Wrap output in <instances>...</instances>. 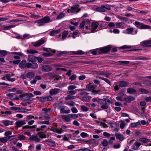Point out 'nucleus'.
I'll return each instance as SVG.
<instances>
[{"mask_svg": "<svg viewBox=\"0 0 151 151\" xmlns=\"http://www.w3.org/2000/svg\"><path fill=\"white\" fill-rule=\"evenodd\" d=\"M51 21L50 20V18L48 16H45L42 18V19L38 20L37 22L40 24L39 26H42L44 25V23H46L50 22Z\"/></svg>", "mask_w": 151, "mask_h": 151, "instance_id": "obj_1", "label": "nucleus"}, {"mask_svg": "<svg viewBox=\"0 0 151 151\" xmlns=\"http://www.w3.org/2000/svg\"><path fill=\"white\" fill-rule=\"evenodd\" d=\"M134 24L137 28L140 29H150V27L147 25L144 24L143 23L140 22L138 21H135Z\"/></svg>", "mask_w": 151, "mask_h": 151, "instance_id": "obj_2", "label": "nucleus"}, {"mask_svg": "<svg viewBox=\"0 0 151 151\" xmlns=\"http://www.w3.org/2000/svg\"><path fill=\"white\" fill-rule=\"evenodd\" d=\"M79 7V5L78 4L75 5L71 7L70 9H68L67 12L68 13L70 12L72 13H78L81 10Z\"/></svg>", "mask_w": 151, "mask_h": 151, "instance_id": "obj_3", "label": "nucleus"}, {"mask_svg": "<svg viewBox=\"0 0 151 151\" xmlns=\"http://www.w3.org/2000/svg\"><path fill=\"white\" fill-rule=\"evenodd\" d=\"M97 86L96 85H92L91 83H90L88 84L86 86V88L89 91H92L93 94L97 93L98 92V91L94 90V89Z\"/></svg>", "mask_w": 151, "mask_h": 151, "instance_id": "obj_4", "label": "nucleus"}, {"mask_svg": "<svg viewBox=\"0 0 151 151\" xmlns=\"http://www.w3.org/2000/svg\"><path fill=\"white\" fill-rule=\"evenodd\" d=\"M111 48V45H108L100 48H99V50L101 51V53L106 54L110 51Z\"/></svg>", "mask_w": 151, "mask_h": 151, "instance_id": "obj_5", "label": "nucleus"}, {"mask_svg": "<svg viewBox=\"0 0 151 151\" xmlns=\"http://www.w3.org/2000/svg\"><path fill=\"white\" fill-rule=\"evenodd\" d=\"M26 66L27 68L36 69L38 68V64L35 63H27L26 64Z\"/></svg>", "mask_w": 151, "mask_h": 151, "instance_id": "obj_6", "label": "nucleus"}, {"mask_svg": "<svg viewBox=\"0 0 151 151\" xmlns=\"http://www.w3.org/2000/svg\"><path fill=\"white\" fill-rule=\"evenodd\" d=\"M36 98L39 99L40 101H50L52 100V97L48 96L47 97H37Z\"/></svg>", "mask_w": 151, "mask_h": 151, "instance_id": "obj_7", "label": "nucleus"}, {"mask_svg": "<svg viewBox=\"0 0 151 151\" xmlns=\"http://www.w3.org/2000/svg\"><path fill=\"white\" fill-rule=\"evenodd\" d=\"M99 25V24L98 22H94L91 23V28L90 29L92 32H96V30L98 27Z\"/></svg>", "mask_w": 151, "mask_h": 151, "instance_id": "obj_8", "label": "nucleus"}, {"mask_svg": "<svg viewBox=\"0 0 151 151\" xmlns=\"http://www.w3.org/2000/svg\"><path fill=\"white\" fill-rule=\"evenodd\" d=\"M52 68L48 65L42 66V70L45 72H49L52 70Z\"/></svg>", "mask_w": 151, "mask_h": 151, "instance_id": "obj_9", "label": "nucleus"}, {"mask_svg": "<svg viewBox=\"0 0 151 151\" xmlns=\"http://www.w3.org/2000/svg\"><path fill=\"white\" fill-rule=\"evenodd\" d=\"M142 45L144 47H151V40L143 41L142 42Z\"/></svg>", "mask_w": 151, "mask_h": 151, "instance_id": "obj_10", "label": "nucleus"}, {"mask_svg": "<svg viewBox=\"0 0 151 151\" xmlns=\"http://www.w3.org/2000/svg\"><path fill=\"white\" fill-rule=\"evenodd\" d=\"M26 96H25L24 101H32L31 100V98L33 97L34 95L32 93H27L26 94Z\"/></svg>", "mask_w": 151, "mask_h": 151, "instance_id": "obj_11", "label": "nucleus"}, {"mask_svg": "<svg viewBox=\"0 0 151 151\" xmlns=\"http://www.w3.org/2000/svg\"><path fill=\"white\" fill-rule=\"evenodd\" d=\"M60 89L58 88H52L50 89L49 93L50 95H56L59 92Z\"/></svg>", "mask_w": 151, "mask_h": 151, "instance_id": "obj_12", "label": "nucleus"}, {"mask_svg": "<svg viewBox=\"0 0 151 151\" xmlns=\"http://www.w3.org/2000/svg\"><path fill=\"white\" fill-rule=\"evenodd\" d=\"M28 61L32 63H35L36 61V57L32 55H30L28 56Z\"/></svg>", "mask_w": 151, "mask_h": 151, "instance_id": "obj_13", "label": "nucleus"}, {"mask_svg": "<svg viewBox=\"0 0 151 151\" xmlns=\"http://www.w3.org/2000/svg\"><path fill=\"white\" fill-rule=\"evenodd\" d=\"M129 83L125 81H119V86L122 87H126L129 85Z\"/></svg>", "mask_w": 151, "mask_h": 151, "instance_id": "obj_14", "label": "nucleus"}, {"mask_svg": "<svg viewBox=\"0 0 151 151\" xmlns=\"http://www.w3.org/2000/svg\"><path fill=\"white\" fill-rule=\"evenodd\" d=\"M25 122L23 121H18L16 122L15 124L16 126L17 127H20L23 125L26 124Z\"/></svg>", "mask_w": 151, "mask_h": 151, "instance_id": "obj_15", "label": "nucleus"}, {"mask_svg": "<svg viewBox=\"0 0 151 151\" xmlns=\"http://www.w3.org/2000/svg\"><path fill=\"white\" fill-rule=\"evenodd\" d=\"M29 139L31 140L35 141L37 142H39L41 140V139L37 136L34 135H32L31 136Z\"/></svg>", "mask_w": 151, "mask_h": 151, "instance_id": "obj_16", "label": "nucleus"}, {"mask_svg": "<svg viewBox=\"0 0 151 151\" xmlns=\"http://www.w3.org/2000/svg\"><path fill=\"white\" fill-rule=\"evenodd\" d=\"M79 91H81L79 93L81 95L87 96L89 94L88 92V90L87 89H80Z\"/></svg>", "mask_w": 151, "mask_h": 151, "instance_id": "obj_17", "label": "nucleus"}, {"mask_svg": "<svg viewBox=\"0 0 151 151\" xmlns=\"http://www.w3.org/2000/svg\"><path fill=\"white\" fill-rule=\"evenodd\" d=\"M139 140L141 142L145 144L149 142L150 141V139H148L146 137H143L139 138Z\"/></svg>", "mask_w": 151, "mask_h": 151, "instance_id": "obj_18", "label": "nucleus"}, {"mask_svg": "<svg viewBox=\"0 0 151 151\" xmlns=\"http://www.w3.org/2000/svg\"><path fill=\"white\" fill-rule=\"evenodd\" d=\"M45 42V41L43 39H41L36 42L34 44V46L35 47H38L43 44Z\"/></svg>", "mask_w": 151, "mask_h": 151, "instance_id": "obj_19", "label": "nucleus"}, {"mask_svg": "<svg viewBox=\"0 0 151 151\" xmlns=\"http://www.w3.org/2000/svg\"><path fill=\"white\" fill-rule=\"evenodd\" d=\"M134 100L135 99L134 97L130 96L126 97L124 99V101H125L128 103H130L132 101Z\"/></svg>", "mask_w": 151, "mask_h": 151, "instance_id": "obj_20", "label": "nucleus"}, {"mask_svg": "<svg viewBox=\"0 0 151 151\" xmlns=\"http://www.w3.org/2000/svg\"><path fill=\"white\" fill-rule=\"evenodd\" d=\"M2 122L5 126H7L13 124V121L7 120H3Z\"/></svg>", "mask_w": 151, "mask_h": 151, "instance_id": "obj_21", "label": "nucleus"}, {"mask_svg": "<svg viewBox=\"0 0 151 151\" xmlns=\"http://www.w3.org/2000/svg\"><path fill=\"white\" fill-rule=\"evenodd\" d=\"M115 135L116 138L119 139L120 141H122L124 139V136L122 134L119 133H116Z\"/></svg>", "mask_w": 151, "mask_h": 151, "instance_id": "obj_22", "label": "nucleus"}, {"mask_svg": "<svg viewBox=\"0 0 151 151\" xmlns=\"http://www.w3.org/2000/svg\"><path fill=\"white\" fill-rule=\"evenodd\" d=\"M61 118L66 122H69L70 121L69 114L67 115H63L62 116Z\"/></svg>", "mask_w": 151, "mask_h": 151, "instance_id": "obj_23", "label": "nucleus"}, {"mask_svg": "<svg viewBox=\"0 0 151 151\" xmlns=\"http://www.w3.org/2000/svg\"><path fill=\"white\" fill-rule=\"evenodd\" d=\"M127 93L131 94H134L136 92V91L135 89L132 88H127Z\"/></svg>", "mask_w": 151, "mask_h": 151, "instance_id": "obj_24", "label": "nucleus"}, {"mask_svg": "<svg viewBox=\"0 0 151 151\" xmlns=\"http://www.w3.org/2000/svg\"><path fill=\"white\" fill-rule=\"evenodd\" d=\"M26 61L25 60H22L19 64V67L21 68H24L26 66Z\"/></svg>", "mask_w": 151, "mask_h": 151, "instance_id": "obj_25", "label": "nucleus"}, {"mask_svg": "<svg viewBox=\"0 0 151 151\" xmlns=\"http://www.w3.org/2000/svg\"><path fill=\"white\" fill-rule=\"evenodd\" d=\"M37 134L39 137L42 138H45L46 137V135L44 132H40L37 133Z\"/></svg>", "mask_w": 151, "mask_h": 151, "instance_id": "obj_26", "label": "nucleus"}, {"mask_svg": "<svg viewBox=\"0 0 151 151\" xmlns=\"http://www.w3.org/2000/svg\"><path fill=\"white\" fill-rule=\"evenodd\" d=\"M60 32V29H58L55 30L51 31L50 33V35L52 36H55L56 34H58Z\"/></svg>", "mask_w": 151, "mask_h": 151, "instance_id": "obj_27", "label": "nucleus"}, {"mask_svg": "<svg viewBox=\"0 0 151 151\" xmlns=\"http://www.w3.org/2000/svg\"><path fill=\"white\" fill-rule=\"evenodd\" d=\"M72 54L76 55H82L84 54L85 52L81 50H79L77 51H72Z\"/></svg>", "mask_w": 151, "mask_h": 151, "instance_id": "obj_28", "label": "nucleus"}, {"mask_svg": "<svg viewBox=\"0 0 151 151\" xmlns=\"http://www.w3.org/2000/svg\"><path fill=\"white\" fill-rule=\"evenodd\" d=\"M125 31L127 34L132 35V32L134 31V29L132 28H127L125 30Z\"/></svg>", "mask_w": 151, "mask_h": 151, "instance_id": "obj_29", "label": "nucleus"}, {"mask_svg": "<svg viewBox=\"0 0 151 151\" xmlns=\"http://www.w3.org/2000/svg\"><path fill=\"white\" fill-rule=\"evenodd\" d=\"M71 52L62 51L59 53V56H64L70 54Z\"/></svg>", "mask_w": 151, "mask_h": 151, "instance_id": "obj_30", "label": "nucleus"}, {"mask_svg": "<svg viewBox=\"0 0 151 151\" xmlns=\"http://www.w3.org/2000/svg\"><path fill=\"white\" fill-rule=\"evenodd\" d=\"M35 75V73L32 72H29L27 74V77L29 78L33 77Z\"/></svg>", "mask_w": 151, "mask_h": 151, "instance_id": "obj_31", "label": "nucleus"}, {"mask_svg": "<svg viewBox=\"0 0 151 151\" xmlns=\"http://www.w3.org/2000/svg\"><path fill=\"white\" fill-rule=\"evenodd\" d=\"M119 19H120L124 23L127 22H128V18L123 17H119Z\"/></svg>", "mask_w": 151, "mask_h": 151, "instance_id": "obj_32", "label": "nucleus"}, {"mask_svg": "<svg viewBox=\"0 0 151 151\" xmlns=\"http://www.w3.org/2000/svg\"><path fill=\"white\" fill-rule=\"evenodd\" d=\"M99 79H100L104 81H105L106 83H108L111 86V82L108 79L102 77H99Z\"/></svg>", "mask_w": 151, "mask_h": 151, "instance_id": "obj_33", "label": "nucleus"}, {"mask_svg": "<svg viewBox=\"0 0 151 151\" xmlns=\"http://www.w3.org/2000/svg\"><path fill=\"white\" fill-rule=\"evenodd\" d=\"M76 97L75 96L68 95L67 97L65 98V100L66 101L68 100H71L73 99H74Z\"/></svg>", "mask_w": 151, "mask_h": 151, "instance_id": "obj_34", "label": "nucleus"}, {"mask_svg": "<svg viewBox=\"0 0 151 151\" xmlns=\"http://www.w3.org/2000/svg\"><path fill=\"white\" fill-rule=\"evenodd\" d=\"M96 10L97 11L101 12H105V10L102 7V6L101 7H98L96 8Z\"/></svg>", "mask_w": 151, "mask_h": 151, "instance_id": "obj_35", "label": "nucleus"}, {"mask_svg": "<svg viewBox=\"0 0 151 151\" xmlns=\"http://www.w3.org/2000/svg\"><path fill=\"white\" fill-rule=\"evenodd\" d=\"M140 124V123L138 122L135 123H132L131 124V127L132 128L137 127L138 125Z\"/></svg>", "mask_w": 151, "mask_h": 151, "instance_id": "obj_36", "label": "nucleus"}, {"mask_svg": "<svg viewBox=\"0 0 151 151\" xmlns=\"http://www.w3.org/2000/svg\"><path fill=\"white\" fill-rule=\"evenodd\" d=\"M68 31H63L62 33V39L64 40L67 37V35L68 34Z\"/></svg>", "mask_w": 151, "mask_h": 151, "instance_id": "obj_37", "label": "nucleus"}, {"mask_svg": "<svg viewBox=\"0 0 151 151\" xmlns=\"http://www.w3.org/2000/svg\"><path fill=\"white\" fill-rule=\"evenodd\" d=\"M115 23L117 28L124 27H125L122 22H116Z\"/></svg>", "mask_w": 151, "mask_h": 151, "instance_id": "obj_38", "label": "nucleus"}, {"mask_svg": "<svg viewBox=\"0 0 151 151\" xmlns=\"http://www.w3.org/2000/svg\"><path fill=\"white\" fill-rule=\"evenodd\" d=\"M85 22H86L85 25H86V29H90V27L88 26V25H90L91 23L90 21H89V19H87L86 20V21H85Z\"/></svg>", "mask_w": 151, "mask_h": 151, "instance_id": "obj_39", "label": "nucleus"}, {"mask_svg": "<svg viewBox=\"0 0 151 151\" xmlns=\"http://www.w3.org/2000/svg\"><path fill=\"white\" fill-rule=\"evenodd\" d=\"M65 15V13H60L56 17L57 19H60L64 17Z\"/></svg>", "mask_w": 151, "mask_h": 151, "instance_id": "obj_40", "label": "nucleus"}, {"mask_svg": "<svg viewBox=\"0 0 151 151\" xmlns=\"http://www.w3.org/2000/svg\"><path fill=\"white\" fill-rule=\"evenodd\" d=\"M118 62L120 64L124 65L129 64L130 63L129 61H119Z\"/></svg>", "mask_w": 151, "mask_h": 151, "instance_id": "obj_41", "label": "nucleus"}, {"mask_svg": "<svg viewBox=\"0 0 151 151\" xmlns=\"http://www.w3.org/2000/svg\"><path fill=\"white\" fill-rule=\"evenodd\" d=\"M139 91L142 93L147 94L148 93L149 91L145 89L140 88L139 89Z\"/></svg>", "mask_w": 151, "mask_h": 151, "instance_id": "obj_42", "label": "nucleus"}, {"mask_svg": "<svg viewBox=\"0 0 151 151\" xmlns=\"http://www.w3.org/2000/svg\"><path fill=\"white\" fill-rule=\"evenodd\" d=\"M7 54V52L5 50H0V56H4Z\"/></svg>", "mask_w": 151, "mask_h": 151, "instance_id": "obj_43", "label": "nucleus"}, {"mask_svg": "<svg viewBox=\"0 0 151 151\" xmlns=\"http://www.w3.org/2000/svg\"><path fill=\"white\" fill-rule=\"evenodd\" d=\"M43 50H44L49 52H52L53 53H55L56 52L55 50H53V51H52V50L50 48H44L43 49Z\"/></svg>", "mask_w": 151, "mask_h": 151, "instance_id": "obj_44", "label": "nucleus"}, {"mask_svg": "<svg viewBox=\"0 0 151 151\" xmlns=\"http://www.w3.org/2000/svg\"><path fill=\"white\" fill-rule=\"evenodd\" d=\"M109 106L106 102V104L102 105L101 106V108L103 109H108Z\"/></svg>", "mask_w": 151, "mask_h": 151, "instance_id": "obj_45", "label": "nucleus"}, {"mask_svg": "<svg viewBox=\"0 0 151 151\" xmlns=\"http://www.w3.org/2000/svg\"><path fill=\"white\" fill-rule=\"evenodd\" d=\"M101 144L104 146L106 147L108 144V142L106 139H104L101 142Z\"/></svg>", "mask_w": 151, "mask_h": 151, "instance_id": "obj_46", "label": "nucleus"}, {"mask_svg": "<svg viewBox=\"0 0 151 151\" xmlns=\"http://www.w3.org/2000/svg\"><path fill=\"white\" fill-rule=\"evenodd\" d=\"M16 135H14L6 137L7 141L9 140L10 141L15 139L16 138Z\"/></svg>", "mask_w": 151, "mask_h": 151, "instance_id": "obj_47", "label": "nucleus"}, {"mask_svg": "<svg viewBox=\"0 0 151 151\" xmlns=\"http://www.w3.org/2000/svg\"><path fill=\"white\" fill-rule=\"evenodd\" d=\"M18 140L22 141L26 139V137L23 135H19L17 137Z\"/></svg>", "mask_w": 151, "mask_h": 151, "instance_id": "obj_48", "label": "nucleus"}, {"mask_svg": "<svg viewBox=\"0 0 151 151\" xmlns=\"http://www.w3.org/2000/svg\"><path fill=\"white\" fill-rule=\"evenodd\" d=\"M27 52L28 53L32 54H34L36 53H37L38 52L37 51H36V50H33V49H30V50H27Z\"/></svg>", "mask_w": 151, "mask_h": 151, "instance_id": "obj_49", "label": "nucleus"}, {"mask_svg": "<svg viewBox=\"0 0 151 151\" xmlns=\"http://www.w3.org/2000/svg\"><path fill=\"white\" fill-rule=\"evenodd\" d=\"M11 109L13 111H17V112H19V111H20L21 108L12 106L11 107Z\"/></svg>", "mask_w": 151, "mask_h": 151, "instance_id": "obj_50", "label": "nucleus"}, {"mask_svg": "<svg viewBox=\"0 0 151 151\" xmlns=\"http://www.w3.org/2000/svg\"><path fill=\"white\" fill-rule=\"evenodd\" d=\"M15 26V25L6 26L4 27V28L3 29L8 30L14 27Z\"/></svg>", "mask_w": 151, "mask_h": 151, "instance_id": "obj_51", "label": "nucleus"}, {"mask_svg": "<svg viewBox=\"0 0 151 151\" xmlns=\"http://www.w3.org/2000/svg\"><path fill=\"white\" fill-rule=\"evenodd\" d=\"M131 48V46L127 45H124L121 47H118L119 49H129Z\"/></svg>", "mask_w": 151, "mask_h": 151, "instance_id": "obj_52", "label": "nucleus"}, {"mask_svg": "<svg viewBox=\"0 0 151 151\" xmlns=\"http://www.w3.org/2000/svg\"><path fill=\"white\" fill-rule=\"evenodd\" d=\"M98 102L99 104L103 105L104 104H106V101L103 99H100L98 101Z\"/></svg>", "mask_w": 151, "mask_h": 151, "instance_id": "obj_53", "label": "nucleus"}, {"mask_svg": "<svg viewBox=\"0 0 151 151\" xmlns=\"http://www.w3.org/2000/svg\"><path fill=\"white\" fill-rule=\"evenodd\" d=\"M76 93V90H70L67 92V93L69 95H73L75 94Z\"/></svg>", "mask_w": 151, "mask_h": 151, "instance_id": "obj_54", "label": "nucleus"}, {"mask_svg": "<svg viewBox=\"0 0 151 151\" xmlns=\"http://www.w3.org/2000/svg\"><path fill=\"white\" fill-rule=\"evenodd\" d=\"M49 146L52 147H55L56 146V144L55 141H51L50 143L48 144Z\"/></svg>", "mask_w": 151, "mask_h": 151, "instance_id": "obj_55", "label": "nucleus"}, {"mask_svg": "<svg viewBox=\"0 0 151 151\" xmlns=\"http://www.w3.org/2000/svg\"><path fill=\"white\" fill-rule=\"evenodd\" d=\"M0 141L1 142L5 143L7 141V138L6 137L0 138Z\"/></svg>", "mask_w": 151, "mask_h": 151, "instance_id": "obj_56", "label": "nucleus"}, {"mask_svg": "<svg viewBox=\"0 0 151 151\" xmlns=\"http://www.w3.org/2000/svg\"><path fill=\"white\" fill-rule=\"evenodd\" d=\"M86 24V22L85 20L83 21L80 24L79 27L81 29L83 28L84 26Z\"/></svg>", "mask_w": 151, "mask_h": 151, "instance_id": "obj_57", "label": "nucleus"}, {"mask_svg": "<svg viewBox=\"0 0 151 151\" xmlns=\"http://www.w3.org/2000/svg\"><path fill=\"white\" fill-rule=\"evenodd\" d=\"M76 88V87L73 85H71L69 86L68 88V89L69 90H72Z\"/></svg>", "mask_w": 151, "mask_h": 151, "instance_id": "obj_58", "label": "nucleus"}, {"mask_svg": "<svg viewBox=\"0 0 151 151\" xmlns=\"http://www.w3.org/2000/svg\"><path fill=\"white\" fill-rule=\"evenodd\" d=\"M50 130L54 132H56L57 133H60V132H58V128L55 127H52L50 129Z\"/></svg>", "mask_w": 151, "mask_h": 151, "instance_id": "obj_59", "label": "nucleus"}, {"mask_svg": "<svg viewBox=\"0 0 151 151\" xmlns=\"http://www.w3.org/2000/svg\"><path fill=\"white\" fill-rule=\"evenodd\" d=\"M81 109L84 111H87L88 110V108L84 105H83L81 106Z\"/></svg>", "mask_w": 151, "mask_h": 151, "instance_id": "obj_60", "label": "nucleus"}, {"mask_svg": "<svg viewBox=\"0 0 151 151\" xmlns=\"http://www.w3.org/2000/svg\"><path fill=\"white\" fill-rule=\"evenodd\" d=\"M70 118L73 119H76L78 117V116L77 114H69Z\"/></svg>", "mask_w": 151, "mask_h": 151, "instance_id": "obj_61", "label": "nucleus"}, {"mask_svg": "<svg viewBox=\"0 0 151 151\" xmlns=\"http://www.w3.org/2000/svg\"><path fill=\"white\" fill-rule=\"evenodd\" d=\"M42 115L44 116L46 119H49L50 117V115L48 114V113H42Z\"/></svg>", "mask_w": 151, "mask_h": 151, "instance_id": "obj_62", "label": "nucleus"}, {"mask_svg": "<svg viewBox=\"0 0 151 151\" xmlns=\"http://www.w3.org/2000/svg\"><path fill=\"white\" fill-rule=\"evenodd\" d=\"M76 75L75 74H73L70 77L69 79L72 81H73L76 79Z\"/></svg>", "mask_w": 151, "mask_h": 151, "instance_id": "obj_63", "label": "nucleus"}, {"mask_svg": "<svg viewBox=\"0 0 151 151\" xmlns=\"http://www.w3.org/2000/svg\"><path fill=\"white\" fill-rule=\"evenodd\" d=\"M90 151V150L89 149H88L87 148L80 149L77 150H76V151Z\"/></svg>", "mask_w": 151, "mask_h": 151, "instance_id": "obj_64", "label": "nucleus"}]
</instances>
